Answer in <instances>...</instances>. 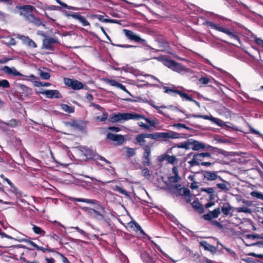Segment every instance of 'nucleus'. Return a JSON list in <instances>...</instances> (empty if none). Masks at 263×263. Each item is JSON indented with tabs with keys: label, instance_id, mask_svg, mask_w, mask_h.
<instances>
[{
	"label": "nucleus",
	"instance_id": "f257e3e1",
	"mask_svg": "<svg viewBox=\"0 0 263 263\" xmlns=\"http://www.w3.org/2000/svg\"><path fill=\"white\" fill-rule=\"evenodd\" d=\"M71 200L78 202H83L88 204H94L95 209H87V213L90 216L97 220H102L104 219V208L99 201L93 199L78 198H73Z\"/></svg>",
	"mask_w": 263,
	"mask_h": 263
},
{
	"label": "nucleus",
	"instance_id": "f03ea898",
	"mask_svg": "<svg viewBox=\"0 0 263 263\" xmlns=\"http://www.w3.org/2000/svg\"><path fill=\"white\" fill-rule=\"evenodd\" d=\"M172 173L173 175L168 178V190L172 196L175 198L181 195V184L179 182L180 178L176 167H173Z\"/></svg>",
	"mask_w": 263,
	"mask_h": 263
},
{
	"label": "nucleus",
	"instance_id": "7ed1b4c3",
	"mask_svg": "<svg viewBox=\"0 0 263 263\" xmlns=\"http://www.w3.org/2000/svg\"><path fill=\"white\" fill-rule=\"evenodd\" d=\"M141 118H143V115L133 112L118 113L113 115L110 118V121L112 122H117L122 123L129 120H139L141 119Z\"/></svg>",
	"mask_w": 263,
	"mask_h": 263
},
{
	"label": "nucleus",
	"instance_id": "20e7f679",
	"mask_svg": "<svg viewBox=\"0 0 263 263\" xmlns=\"http://www.w3.org/2000/svg\"><path fill=\"white\" fill-rule=\"evenodd\" d=\"M210 153L209 152L195 153L193 155V158L191 160L188 161V163L190 164V167H193L195 165H201V162H205L207 160V157H210Z\"/></svg>",
	"mask_w": 263,
	"mask_h": 263
},
{
	"label": "nucleus",
	"instance_id": "39448f33",
	"mask_svg": "<svg viewBox=\"0 0 263 263\" xmlns=\"http://www.w3.org/2000/svg\"><path fill=\"white\" fill-rule=\"evenodd\" d=\"M201 173L202 174L204 180L206 181H214L219 180L227 183V181L223 180L220 176L218 175V172L202 171Z\"/></svg>",
	"mask_w": 263,
	"mask_h": 263
},
{
	"label": "nucleus",
	"instance_id": "423d86ee",
	"mask_svg": "<svg viewBox=\"0 0 263 263\" xmlns=\"http://www.w3.org/2000/svg\"><path fill=\"white\" fill-rule=\"evenodd\" d=\"M64 82L66 86L71 87L73 90H80L83 89L84 86L81 82L70 78H64Z\"/></svg>",
	"mask_w": 263,
	"mask_h": 263
},
{
	"label": "nucleus",
	"instance_id": "0eeeda50",
	"mask_svg": "<svg viewBox=\"0 0 263 263\" xmlns=\"http://www.w3.org/2000/svg\"><path fill=\"white\" fill-rule=\"evenodd\" d=\"M220 32H222L228 35L231 39L237 41L240 44V40L238 34L233 30L221 27Z\"/></svg>",
	"mask_w": 263,
	"mask_h": 263
},
{
	"label": "nucleus",
	"instance_id": "6e6552de",
	"mask_svg": "<svg viewBox=\"0 0 263 263\" xmlns=\"http://www.w3.org/2000/svg\"><path fill=\"white\" fill-rule=\"evenodd\" d=\"M180 134L173 131L158 132V139H164L179 138Z\"/></svg>",
	"mask_w": 263,
	"mask_h": 263
},
{
	"label": "nucleus",
	"instance_id": "1a4fd4ad",
	"mask_svg": "<svg viewBox=\"0 0 263 263\" xmlns=\"http://www.w3.org/2000/svg\"><path fill=\"white\" fill-rule=\"evenodd\" d=\"M220 214V208L219 207L215 209L212 211H210L206 214L203 215L202 218L208 221H211L213 218H217Z\"/></svg>",
	"mask_w": 263,
	"mask_h": 263
},
{
	"label": "nucleus",
	"instance_id": "9d476101",
	"mask_svg": "<svg viewBox=\"0 0 263 263\" xmlns=\"http://www.w3.org/2000/svg\"><path fill=\"white\" fill-rule=\"evenodd\" d=\"M123 31L125 33V36L129 39L132 41H134L136 42H144L145 40L141 39L140 36L138 35L133 31L124 29Z\"/></svg>",
	"mask_w": 263,
	"mask_h": 263
},
{
	"label": "nucleus",
	"instance_id": "9b49d317",
	"mask_svg": "<svg viewBox=\"0 0 263 263\" xmlns=\"http://www.w3.org/2000/svg\"><path fill=\"white\" fill-rule=\"evenodd\" d=\"M163 64L168 68L172 69L174 71L180 72L181 70V67L179 64H177L175 62L165 59L163 60Z\"/></svg>",
	"mask_w": 263,
	"mask_h": 263
},
{
	"label": "nucleus",
	"instance_id": "f8f14e48",
	"mask_svg": "<svg viewBox=\"0 0 263 263\" xmlns=\"http://www.w3.org/2000/svg\"><path fill=\"white\" fill-rule=\"evenodd\" d=\"M48 98H61L62 96L58 90H46L40 92Z\"/></svg>",
	"mask_w": 263,
	"mask_h": 263
},
{
	"label": "nucleus",
	"instance_id": "ddd939ff",
	"mask_svg": "<svg viewBox=\"0 0 263 263\" xmlns=\"http://www.w3.org/2000/svg\"><path fill=\"white\" fill-rule=\"evenodd\" d=\"M2 70L6 74L12 76H24L18 72L15 67H9L8 66H4Z\"/></svg>",
	"mask_w": 263,
	"mask_h": 263
},
{
	"label": "nucleus",
	"instance_id": "4468645a",
	"mask_svg": "<svg viewBox=\"0 0 263 263\" xmlns=\"http://www.w3.org/2000/svg\"><path fill=\"white\" fill-rule=\"evenodd\" d=\"M57 42L58 40L55 37H46L43 40V46L45 49L50 50L52 49L53 45Z\"/></svg>",
	"mask_w": 263,
	"mask_h": 263
},
{
	"label": "nucleus",
	"instance_id": "2eb2a0df",
	"mask_svg": "<svg viewBox=\"0 0 263 263\" xmlns=\"http://www.w3.org/2000/svg\"><path fill=\"white\" fill-rule=\"evenodd\" d=\"M108 139L115 141L118 145L122 144L124 141V138L122 135L108 133L107 135Z\"/></svg>",
	"mask_w": 263,
	"mask_h": 263
},
{
	"label": "nucleus",
	"instance_id": "dca6fc26",
	"mask_svg": "<svg viewBox=\"0 0 263 263\" xmlns=\"http://www.w3.org/2000/svg\"><path fill=\"white\" fill-rule=\"evenodd\" d=\"M106 83L109 84L111 86L117 87L128 93L130 96H132L130 93L126 89L125 87L122 84L118 83L115 80L106 79L105 80Z\"/></svg>",
	"mask_w": 263,
	"mask_h": 263
},
{
	"label": "nucleus",
	"instance_id": "f3484780",
	"mask_svg": "<svg viewBox=\"0 0 263 263\" xmlns=\"http://www.w3.org/2000/svg\"><path fill=\"white\" fill-rule=\"evenodd\" d=\"M17 88L20 89V93L22 94V96L28 97L32 93V89L24 84H18Z\"/></svg>",
	"mask_w": 263,
	"mask_h": 263
},
{
	"label": "nucleus",
	"instance_id": "a211bd4d",
	"mask_svg": "<svg viewBox=\"0 0 263 263\" xmlns=\"http://www.w3.org/2000/svg\"><path fill=\"white\" fill-rule=\"evenodd\" d=\"M200 245L205 250L210 252L212 254H215L217 252V248L215 246L209 243L207 241L203 240L200 242Z\"/></svg>",
	"mask_w": 263,
	"mask_h": 263
},
{
	"label": "nucleus",
	"instance_id": "6ab92c4d",
	"mask_svg": "<svg viewBox=\"0 0 263 263\" xmlns=\"http://www.w3.org/2000/svg\"><path fill=\"white\" fill-rule=\"evenodd\" d=\"M68 16L78 20L84 26H89L90 24L83 16L81 15L78 13H74L71 14H69Z\"/></svg>",
	"mask_w": 263,
	"mask_h": 263
},
{
	"label": "nucleus",
	"instance_id": "aec40b11",
	"mask_svg": "<svg viewBox=\"0 0 263 263\" xmlns=\"http://www.w3.org/2000/svg\"><path fill=\"white\" fill-rule=\"evenodd\" d=\"M206 149L209 151V153H211L213 155H218V154H221L226 156L227 153L223 149L213 147L210 145H208V146L206 147Z\"/></svg>",
	"mask_w": 263,
	"mask_h": 263
},
{
	"label": "nucleus",
	"instance_id": "412c9836",
	"mask_svg": "<svg viewBox=\"0 0 263 263\" xmlns=\"http://www.w3.org/2000/svg\"><path fill=\"white\" fill-rule=\"evenodd\" d=\"M221 212L224 216L233 215L231 211H233V208L230 205L229 202H225L223 204L221 208Z\"/></svg>",
	"mask_w": 263,
	"mask_h": 263
},
{
	"label": "nucleus",
	"instance_id": "4be33fe9",
	"mask_svg": "<svg viewBox=\"0 0 263 263\" xmlns=\"http://www.w3.org/2000/svg\"><path fill=\"white\" fill-rule=\"evenodd\" d=\"M210 157H207V159L209 161L206 162H202L201 163L202 166H210L216 163H220V160L219 159H216L214 157V155L210 153Z\"/></svg>",
	"mask_w": 263,
	"mask_h": 263
},
{
	"label": "nucleus",
	"instance_id": "5701e85b",
	"mask_svg": "<svg viewBox=\"0 0 263 263\" xmlns=\"http://www.w3.org/2000/svg\"><path fill=\"white\" fill-rule=\"evenodd\" d=\"M201 118L205 120H210L219 126L224 125V124L223 123V121L222 120L212 116H209L208 115H202Z\"/></svg>",
	"mask_w": 263,
	"mask_h": 263
},
{
	"label": "nucleus",
	"instance_id": "b1692460",
	"mask_svg": "<svg viewBox=\"0 0 263 263\" xmlns=\"http://www.w3.org/2000/svg\"><path fill=\"white\" fill-rule=\"evenodd\" d=\"M165 160H166L171 164H174L177 161V159L174 156H170L167 154H164L159 157V161H162Z\"/></svg>",
	"mask_w": 263,
	"mask_h": 263
},
{
	"label": "nucleus",
	"instance_id": "393cba45",
	"mask_svg": "<svg viewBox=\"0 0 263 263\" xmlns=\"http://www.w3.org/2000/svg\"><path fill=\"white\" fill-rule=\"evenodd\" d=\"M192 206L193 209L199 214H202L204 212V209L203 205L198 200H195L192 203Z\"/></svg>",
	"mask_w": 263,
	"mask_h": 263
},
{
	"label": "nucleus",
	"instance_id": "a878e982",
	"mask_svg": "<svg viewBox=\"0 0 263 263\" xmlns=\"http://www.w3.org/2000/svg\"><path fill=\"white\" fill-rule=\"evenodd\" d=\"M192 144H193V147H192V149L194 151H198L200 149H204V148L206 149V147L208 145L205 144L204 143H203L201 142H199V141H196V140L193 141Z\"/></svg>",
	"mask_w": 263,
	"mask_h": 263
},
{
	"label": "nucleus",
	"instance_id": "bb28decb",
	"mask_svg": "<svg viewBox=\"0 0 263 263\" xmlns=\"http://www.w3.org/2000/svg\"><path fill=\"white\" fill-rule=\"evenodd\" d=\"M146 138H147V137L145 134H141L136 136V140L140 146L144 147L146 145Z\"/></svg>",
	"mask_w": 263,
	"mask_h": 263
},
{
	"label": "nucleus",
	"instance_id": "cd10ccee",
	"mask_svg": "<svg viewBox=\"0 0 263 263\" xmlns=\"http://www.w3.org/2000/svg\"><path fill=\"white\" fill-rule=\"evenodd\" d=\"M18 37L20 39H21L24 42V43L27 45L28 46L33 48L36 47V45L34 43V42L28 37L22 35L19 36Z\"/></svg>",
	"mask_w": 263,
	"mask_h": 263
},
{
	"label": "nucleus",
	"instance_id": "c85d7f7f",
	"mask_svg": "<svg viewBox=\"0 0 263 263\" xmlns=\"http://www.w3.org/2000/svg\"><path fill=\"white\" fill-rule=\"evenodd\" d=\"M165 92L170 95L176 96L179 95L181 96V91L175 89L174 87H164Z\"/></svg>",
	"mask_w": 263,
	"mask_h": 263
},
{
	"label": "nucleus",
	"instance_id": "c756f323",
	"mask_svg": "<svg viewBox=\"0 0 263 263\" xmlns=\"http://www.w3.org/2000/svg\"><path fill=\"white\" fill-rule=\"evenodd\" d=\"M21 9L22 10V12H21L22 14H25V12H26V14H29V12L36 11L35 8L31 5L23 6L21 8Z\"/></svg>",
	"mask_w": 263,
	"mask_h": 263
},
{
	"label": "nucleus",
	"instance_id": "7c9ffc66",
	"mask_svg": "<svg viewBox=\"0 0 263 263\" xmlns=\"http://www.w3.org/2000/svg\"><path fill=\"white\" fill-rule=\"evenodd\" d=\"M83 155L86 157L91 156L92 155V151L89 148L85 146H80L77 148Z\"/></svg>",
	"mask_w": 263,
	"mask_h": 263
},
{
	"label": "nucleus",
	"instance_id": "2f4dec72",
	"mask_svg": "<svg viewBox=\"0 0 263 263\" xmlns=\"http://www.w3.org/2000/svg\"><path fill=\"white\" fill-rule=\"evenodd\" d=\"M182 190L183 191V194H182V196H184V198L187 202H191L192 197L190 191L184 187H182Z\"/></svg>",
	"mask_w": 263,
	"mask_h": 263
},
{
	"label": "nucleus",
	"instance_id": "473e14b6",
	"mask_svg": "<svg viewBox=\"0 0 263 263\" xmlns=\"http://www.w3.org/2000/svg\"><path fill=\"white\" fill-rule=\"evenodd\" d=\"M201 191L204 192L210 195L209 200H212L214 199L215 196L214 194V189L213 187H208V188H201Z\"/></svg>",
	"mask_w": 263,
	"mask_h": 263
},
{
	"label": "nucleus",
	"instance_id": "72a5a7b5",
	"mask_svg": "<svg viewBox=\"0 0 263 263\" xmlns=\"http://www.w3.org/2000/svg\"><path fill=\"white\" fill-rule=\"evenodd\" d=\"M151 106L154 108L155 109H156L157 110V112L159 113V114H162L165 116H166V113L165 112V111H164L163 110V109H166L167 108V107L165 105H162V106H157V105H156L154 104H151Z\"/></svg>",
	"mask_w": 263,
	"mask_h": 263
},
{
	"label": "nucleus",
	"instance_id": "f704fd0d",
	"mask_svg": "<svg viewBox=\"0 0 263 263\" xmlns=\"http://www.w3.org/2000/svg\"><path fill=\"white\" fill-rule=\"evenodd\" d=\"M205 24L208 27H210L211 28L215 29L218 31H219L221 27L219 24H216L214 22L211 21H206L205 22Z\"/></svg>",
	"mask_w": 263,
	"mask_h": 263
},
{
	"label": "nucleus",
	"instance_id": "c9c22d12",
	"mask_svg": "<svg viewBox=\"0 0 263 263\" xmlns=\"http://www.w3.org/2000/svg\"><path fill=\"white\" fill-rule=\"evenodd\" d=\"M32 226V230L34 233L42 236L45 235V232L41 228L34 224Z\"/></svg>",
	"mask_w": 263,
	"mask_h": 263
},
{
	"label": "nucleus",
	"instance_id": "e433bc0d",
	"mask_svg": "<svg viewBox=\"0 0 263 263\" xmlns=\"http://www.w3.org/2000/svg\"><path fill=\"white\" fill-rule=\"evenodd\" d=\"M39 74L40 77L44 80H48L50 77V74L46 71H44L42 69L40 68L38 70Z\"/></svg>",
	"mask_w": 263,
	"mask_h": 263
},
{
	"label": "nucleus",
	"instance_id": "4c0bfd02",
	"mask_svg": "<svg viewBox=\"0 0 263 263\" xmlns=\"http://www.w3.org/2000/svg\"><path fill=\"white\" fill-rule=\"evenodd\" d=\"M41 9H43L44 10H58L60 9V7L54 5H43V4H41V5L39 6Z\"/></svg>",
	"mask_w": 263,
	"mask_h": 263
},
{
	"label": "nucleus",
	"instance_id": "58836bf2",
	"mask_svg": "<svg viewBox=\"0 0 263 263\" xmlns=\"http://www.w3.org/2000/svg\"><path fill=\"white\" fill-rule=\"evenodd\" d=\"M5 124L11 127H14L20 125L21 123L18 120L12 119L9 121L7 123H5Z\"/></svg>",
	"mask_w": 263,
	"mask_h": 263
},
{
	"label": "nucleus",
	"instance_id": "ea45409f",
	"mask_svg": "<svg viewBox=\"0 0 263 263\" xmlns=\"http://www.w3.org/2000/svg\"><path fill=\"white\" fill-rule=\"evenodd\" d=\"M153 143H149L146 146L144 147V153L143 157H149L151 155V147L152 146Z\"/></svg>",
	"mask_w": 263,
	"mask_h": 263
},
{
	"label": "nucleus",
	"instance_id": "a19ab883",
	"mask_svg": "<svg viewBox=\"0 0 263 263\" xmlns=\"http://www.w3.org/2000/svg\"><path fill=\"white\" fill-rule=\"evenodd\" d=\"M61 106L62 110L65 112L68 113H72L74 111V108L73 107L68 106L67 104H62Z\"/></svg>",
	"mask_w": 263,
	"mask_h": 263
},
{
	"label": "nucleus",
	"instance_id": "79ce46f5",
	"mask_svg": "<svg viewBox=\"0 0 263 263\" xmlns=\"http://www.w3.org/2000/svg\"><path fill=\"white\" fill-rule=\"evenodd\" d=\"M101 112L102 113L101 116H97L95 117V119L97 121H104L107 119L108 117V114L104 111Z\"/></svg>",
	"mask_w": 263,
	"mask_h": 263
},
{
	"label": "nucleus",
	"instance_id": "37998d69",
	"mask_svg": "<svg viewBox=\"0 0 263 263\" xmlns=\"http://www.w3.org/2000/svg\"><path fill=\"white\" fill-rule=\"evenodd\" d=\"M55 2L58 4H60L63 8H67V9H68L74 10H79L78 8H76V7H74L68 6L67 4L62 2L60 0H55Z\"/></svg>",
	"mask_w": 263,
	"mask_h": 263
},
{
	"label": "nucleus",
	"instance_id": "c03bdc74",
	"mask_svg": "<svg viewBox=\"0 0 263 263\" xmlns=\"http://www.w3.org/2000/svg\"><path fill=\"white\" fill-rule=\"evenodd\" d=\"M112 189L115 191L119 192L120 193H121L122 195H125V196H129L127 192L120 186H115L112 187Z\"/></svg>",
	"mask_w": 263,
	"mask_h": 263
},
{
	"label": "nucleus",
	"instance_id": "a18cd8bd",
	"mask_svg": "<svg viewBox=\"0 0 263 263\" xmlns=\"http://www.w3.org/2000/svg\"><path fill=\"white\" fill-rule=\"evenodd\" d=\"M141 119L145 120V121L149 124L148 126H150V128L151 127H155L157 125V122H156L154 120H151L149 118H147L144 117L143 115V118H141Z\"/></svg>",
	"mask_w": 263,
	"mask_h": 263
},
{
	"label": "nucleus",
	"instance_id": "49530a36",
	"mask_svg": "<svg viewBox=\"0 0 263 263\" xmlns=\"http://www.w3.org/2000/svg\"><path fill=\"white\" fill-rule=\"evenodd\" d=\"M182 99L184 100L193 101L196 102L197 104L198 103L196 101L194 100L191 95H189L185 92H182Z\"/></svg>",
	"mask_w": 263,
	"mask_h": 263
},
{
	"label": "nucleus",
	"instance_id": "de8ad7c7",
	"mask_svg": "<svg viewBox=\"0 0 263 263\" xmlns=\"http://www.w3.org/2000/svg\"><path fill=\"white\" fill-rule=\"evenodd\" d=\"M193 147L192 141L190 142V140H187L186 141H185L182 143V148H185L186 149H189L192 148Z\"/></svg>",
	"mask_w": 263,
	"mask_h": 263
},
{
	"label": "nucleus",
	"instance_id": "09e8293b",
	"mask_svg": "<svg viewBox=\"0 0 263 263\" xmlns=\"http://www.w3.org/2000/svg\"><path fill=\"white\" fill-rule=\"evenodd\" d=\"M4 43L7 45H15L16 44L14 39L9 37L5 38Z\"/></svg>",
	"mask_w": 263,
	"mask_h": 263
},
{
	"label": "nucleus",
	"instance_id": "8fccbe9b",
	"mask_svg": "<svg viewBox=\"0 0 263 263\" xmlns=\"http://www.w3.org/2000/svg\"><path fill=\"white\" fill-rule=\"evenodd\" d=\"M35 86L37 87H49L51 84L49 82H42L40 81H34Z\"/></svg>",
	"mask_w": 263,
	"mask_h": 263
},
{
	"label": "nucleus",
	"instance_id": "3c124183",
	"mask_svg": "<svg viewBox=\"0 0 263 263\" xmlns=\"http://www.w3.org/2000/svg\"><path fill=\"white\" fill-rule=\"evenodd\" d=\"M223 182V183H217L216 185V187L219 189H220L222 191H228L229 190V188L228 187L226 184H228V182H227V183L224 182Z\"/></svg>",
	"mask_w": 263,
	"mask_h": 263
},
{
	"label": "nucleus",
	"instance_id": "603ef678",
	"mask_svg": "<svg viewBox=\"0 0 263 263\" xmlns=\"http://www.w3.org/2000/svg\"><path fill=\"white\" fill-rule=\"evenodd\" d=\"M251 195L257 199L263 200V194L257 191H253L251 193Z\"/></svg>",
	"mask_w": 263,
	"mask_h": 263
},
{
	"label": "nucleus",
	"instance_id": "864d4df0",
	"mask_svg": "<svg viewBox=\"0 0 263 263\" xmlns=\"http://www.w3.org/2000/svg\"><path fill=\"white\" fill-rule=\"evenodd\" d=\"M211 80L210 78L202 77L199 79V82L201 84L206 85L211 82Z\"/></svg>",
	"mask_w": 263,
	"mask_h": 263
},
{
	"label": "nucleus",
	"instance_id": "5fc2aeb1",
	"mask_svg": "<svg viewBox=\"0 0 263 263\" xmlns=\"http://www.w3.org/2000/svg\"><path fill=\"white\" fill-rule=\"evenodd\" d=\"M218 244L220 245L223 249H224L229 253V254L231 255L232 256H234L236 255L235 252L233 250H231L230 248H227L220 242H218Z\"/></svg>",
	"mask_w": 263,
	"mask_h": 263
},
{
	"label": "nucleus",
	"instance_id": "6e6d98bb",
	"mask_svg": "<svg viewBox=\"0 0 263 263\" xmlns=\"http://www.w3.org/2000/svg\"><path fill=\"white\" fill-rule=\"evenodd\" d=\"M10 87V84L8 81L7 80H0V87L2 88H9Z\"/></svg>",
	"mask_w": 263,
	"mask_h": 263
},
{
	"label": "nucleus",
	"instance_id": "4d7b16f0",
	"mask_svg": "<svg viewBox=\"0 0 263 263\" xmlns=\"http://www.w3.org/2000/svg\"><path fill=\"white\" fill-rule=\"evenodd\" d=\"M126 153L128 157L133 156L135 154V151L132 148H125Z\"/></svg>",
	"mask_w": 263,
	"mask_h": 263
},
{
	"label": "nucleus",
	"instance_id": "13d9d810",
	"mask_svg": "<svg viewBox=\"0 0 263 263\" xmlns=\"http://www.w3.org/2000/svg\"><path fill=\"white\" fill-rule=\"evenodd\" d=\"M236 210L237 212H239V213L242 212V213H249L250 212V210L249 208H248L247 207L237 208H236Z\"/></svg>",
	"mask_w": 263,
	"mask_h": 263
},
{
	"label": "nucleus",
	"instance_id": "bf43d9fd",
	"mask_svg": "<svg viewBox=\"0 0 263 263\" xmlns=\"http://www.w3.org/2000/svg\"><path fill=\"white\" fill-rule=\"evenodd\" d=\"M147 138H149L154 140L158 139V132L155 133L153 134H145Z\"/></svg>",
	"mask_w": 263,
	"mask_h": 263
},
{
	"label": "nucleus",
	"instance_id": "052dcab7",
	"mask_svg": "<svg viewBox=\"0 0 263 263\" xmlns=\"http://www.w3.org/2000/svg\"><path fill=\"white\" fill-rule=\"evenodd\" d=\"M24 15L26 19L30 22H32L35 18V16L32 14H24Z\"/></svg>",
	"mask_w": 263,
	"mask_h": 263
},
{
	"label": "nucleus",
	"instance_id": "680f3d73",
	"mask_svg": "<svg viewBox=\"0 0 263 263\" xmlns=\"http://www.w3.org/2000/svg\"><path fill=\"white\" fill-rule=\"evenodd\" d=\"M22 241H24V242H27L29 245H30L31 247H32L34 248H36V247H37V245L35 244L34 242H33L31 240H28L27 239H23L22 240Z\"/></svg>",
	"mask_w": 263,
	"mask_h": 263
},
{
	"label": "nucleus",
	"instance_id": "e2e57ef3",
	"mask_svg": "<svg viewBox=\"0 0 263 263\" xmlns=\"http://www.w3.org/2000/svg\"><path fill=\"white\" fill-rule=\"evenodd\" d=\"M138 124L140 127H142L144 129L148 130L150 129V126H148V125L143 123L142 122H139L138 123Z\"/></svg>",
	"mask_w": 263,
	"mask_h": 263
},
{
	"label": "nucleus",
	"instance_id": "0e129e2a",
	"mask_svg": "<svg viewBox=\"0 0 263 263\" xmlns=\"http://www.w3.org/2000/svg\"><path fill=\"white\" fill-rule=\"evenodd\" d=\"M193 155H195V153L191 152L186 155V156L184 157V159L185 161H187L191 160L192 158H193Z\"/></svg>",
	"mask_w": 263,
	"mask_h": 263
},
{
	"label": "nucleus",
	"instance_id": "69168bd1",
	"mask_svg": "<svg viewBox=\"0 0 263 263\" xmlns=\"http://www.w3.org/2000/svg\"><path fill=\"white\" fill-rule=\"evenodd\" d=\"M254 41L257 45L261 46V47H263V40H262L260 38L255 37L254 38Z\"/></svg>",
	"mask_w": 263,
	"mask_h": 263
},
{
	"label": "nucleus",
	"instance_id": "338daca9",
	"mask_svg": "<svg viewBox=\"0 0 263 263\" xmlns=\"http://www.w3.org/2000/svg\"><path fill=\"white\" fill-rule=\"evenodd\" d=\"M142 173L143 176L146 177H148L150 176L149 171L147 168H144L142 170Z\"/></svg>",
	"mask_w": 263,
	"mask_h": 263
},
{
	"label": "nucleus",
	"instance_id": "774afa93",
	"mask_svg": "<svg viewBox=\"0 0 263 263\" xmlns=\"http://www.w3.org/2000/svg\"><path fill=\"white\" fill-rule=\"evenodd\" d=\"M211 221L212 224L219 228H221L222 227V224L216 220H211Z\"/></svg>",
	"mask_w": 263,
	"mask_h": 263
}]
</instances>
